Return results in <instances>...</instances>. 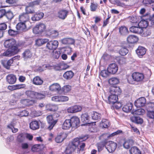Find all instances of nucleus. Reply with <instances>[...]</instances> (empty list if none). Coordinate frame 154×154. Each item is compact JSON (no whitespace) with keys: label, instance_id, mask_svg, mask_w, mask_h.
<instances>
[{"label":"nucleus","instance_id":"a211bd4d","mask_svg":"<svg viewBox=\"0 0 154 154\" xmlns=\"http://www.w3.org/2000/svg\"><path fill=\"white\" fill-rule=\"evenodd\" d=\"M6 80L9 84H13L16 82V78L15 75L13 74H9L7 76Z\"/></svg>","mask_w":154,"mask_h":154},{"label":"nucleus","instance_id":"f03ea898","mask_svg":"<svg viewBox=\"0 0 154 154\" xmlns=\"http://www.w3.org/2000/svg\"><path fill=\"white\" fill-rule=\"evenodd\" d=\"M110 94L108 98V103L110 104H114L118 100V95L121 93V90L119 87H112L109 89Z\"/></svg>","mask_w":154,"mask_h":154},{"label":"nucleus","instance_id":"6ab92c4d","mask_svg":"<svg viewBox=\"0 0 154 154\" xmlns=\"http://www.w3.org/2000/svg\"><path fill=\"white\" fill-rule=\"evenodd\" d=\"M49 89L51 91L58 92L61 91V88L59 84L54 83L50 86Z\"/></svg>","mask_w":154,"mask_h":154},{"label":"nucleus","instance_id":"423d86ee","mask_svg":"<svg viewBox=\"0 0 154 154\" xmlns=\"http://www.w3.org/2000/svg\"><path fill=\"white\" fill-rule=\"evenodd\" d=\"M122 132V131L118 130L111 134L109 133H104L101 135L99 137V139L103 141H106L109 139L111 137L115 135H117Z\"/></svg>","mask_w":154,"mask_h":154},{"label":"nucleus","instance_id":"774afa93","mask_svg":"<svg viewBox=\"0 0 154 154\" xmlns=\"http://www.w3.org/2000/svg\"><path fill=\"white\" fill-rule=\"evenodd\" d=\"M147 115L148 117L151 119H154V111H149Z\"/></svg>","mask_w":154,"mask_h":154},{"label":"nucleus","instance_id":"f704fd0d","mask_svg":"<svg viewBox=\"0 0 154 154\" xmlns=\"http://www.w3.org/2000/svg\"><path fill=\"white\" fill-rule=\"evenodd\" d=\"M70 121L69 119L66 120L63 123L62 128L63 129H68L71 127H72Z\"/></svg>","mask_w":154,"mask_h":154},{"label":"nucleus","instance_id":"6e6d98bb","mask_svg":"<svg viewBox=\"0 0 154 154\" xmlns=\"http://www.w3.org/2000/svg\"><path fill=\"white\" fill-rule=\"evenodd\" d=\"M143 3L145 5L152 4V5L154 6V0H143Z\"/></svg>","mask_w":154,"mask_h":154},{"label":"nucleus","instance_id":"052dcab7","mask_svg":"<svg viewBox=\"0 0 154 154\" xmlns=\"http://www.w3.org/2000/svg\"><path fill=\"white\" fill-rule=\"evenodd\" d=\"M104 146V144L103 142H101L97 144V147L99 152L101 151L103 149Z\"/></svg>","mask_w":154,"mask_h":154},{"label":"nucleus","instance_id":"338daca9","mask_svg":"<svg viewBox=\"0 0 154 154\" xmlns=\"http://www.w3.org/2000/svg\"><path fill=\"white\" fill-rule=\"evenodd\" d=\"M60 96H55L52 97L51 100L54 102H60Z\"/></svg>","mask_w":154,"mask_h":154},{"label":"nucleus","instance_id":"c9c22d12","mask_svg":"<svg viewBox=\"0 0 154 154\" xmlns=\"http://www.w3.org/2000/svg\"><path fill=\"white\" fill-rule=\"evenodd\" d=\"M151 32L149 30L146 29H142V30L141 32L140 35L143 37L147 36L150 35Z\"/></svg>","mask_w":154,"mask_h":154},{"label":"nucleus","instance_id":"cd10ccee","mask_svg":"<svg viewBox=\"0 0 154 154\" xmlns=\"http://www.w3.org/2000/svg\"><path fill=\"white\" fill-rule=\"evenodd\" d=\"M138 38L137 36L134 35H130L127 38V41L128 43H134L137 41Z\"/></svg>","mask_w":154,"mask_h":154},{"label":"nucleus","instance_id":"58836bf2","mask_svg":"<svg viewBox=\"0 0 154 154\" xmlns=\"http://www.w3.org/2000/svg\"><path fill=\"white\" fill-rule=\"evenodd\" d=\"M130 154H141V152L136 147H131L129 150Z\"/></svg>","mask_w":154,"mask_h":154},{"label":"nucleus","instance_id":"aec40b11","mask_svg":"<svg viewBox=\"0 0 154 154\" xmlns=\"http://www.w3.org/2000/svg\"><path fill=\"white\" fill-rule=\"evenodd\" d=\"M133 104L132 103L128 102L125 103L122 107L123 111L126 112H130L132 109Z\"/></svg>","mask_w":154,"mask_h":154},{"label":"nucleus","instance_id":"a878e982","mask_svg":"<svg viewBox=\"0 0 154 154\" xmlns=\"http://www.w3.org/2000/svg\"><path fill=\"white\" fill-rule=\"evenodd\" d=\"M32 82L35 85H40L43 84V81L39 77L37 76L33 79Z\"/></svg>","mask_w":154,"mask_h":154},{"label":"nucleus","instance_id":"49530a36","mask_svg":"<svg viewBox=\"0 0 154 154\" xmlns=\"http://www.w3.org/2000/svg\"><path fill=\"white\" fill-rule=\"evenodd\" d=\"M36 92L30 91H28L26 92V94L28 97L31 98H35V94Z\"/></svg>","mask_w":154,"mask_h":154},{"label":"nucleus","instance_id":"4c0bfd02","mask_svg":"<svg viewBox=\"0 0 154 154\" xmlns=\"http://www.w3.org/2000/svg\"><path fill=\"white\" fill-rule=\"evenodd\" d=\"M48 40L47 39H39L36 41V44L38 46H41L48 42Z\"/></svg>","mask_w":154,"mask_h":154},{"label":"nucleus","instance_id":"412c9836","mask_svg":"<svg viewBox=\"0 0 154 154\" xmlns=\"http://www.w3.org/2000/svg\"><path fill=\"white\" fill-rule=\"evenodd\" d=\"M146 49L142 46H139L136 50V52L139 57L144 55L146 52Z\"/></svg>","mask_w":154,"mask_h":154},{"label":"nucleus","instance_id":"39448f33","mask_svg":"<svg viewBox=\"0 0 154 154\" xmlns=\"http://www.w3.org/2000/svg\"><path fill=\"white\" fill-rule=\"evenodd\" d=\"M46 29L45 25L42 23H39L33 28V32L35 34L42 33L45 32Z\"/></svg>","mask_w":154,"mask_h":154},{"label":"nucleus","instance_id":"8fccbe9b","mask_svg":"<svg viewBox=\"0 0 154 154\" xmlns=\"http://www.w3.org/2000/svg\"><path fill=\"white\" fill-rule=\"evenodd\" d=\"M145 112V111L143 109H140L135 110L134 112V114L136 115H143Z\"/></svg>","mask_w":154,"mask_h":154},{"label":"nucleus","instance_id":"680f3d73","mask_svg":"<svg viewBox=\"0 0 154 154\" xmlns=\"http://www.w3.org/2000/svg\"><path fill=\"white\" fill-rule=\"evenodd\" d=\"M60 102L67 101L69 100V98L67 96L60 95Z\"/></svg>","mask_w":154,"mask_h":154},{"label":"nucleus","instance_id":"37998d69","mask_svg":"<svg viewBox=\"0 0 154 154\" xmlns=\"http://www.w3.org/2000/svg\"><path fill=\"white\" fill-rule=\"evenodd\" d=\"M109 82L111 85H115L118 84L119 82V81L117 78H113L109 80Z\"/></svg>","mask_w":154,"mask_h":154},{"label":"nucleus","instance_id":"4d7b16f0","mask_svg":"<svg viewBox=\"0 0 154 154\" xmlns=\"http://www.w3.org/2000/svg\"><path fill=\"white\" fill-rule=\"evenodd\" d=\"M64 139L62 135H59L55 138V141L58 143H60L64 140Z\"/></svg>","mask_w":154,"mask_h":154},{"label":"nucleus","instance_id":"603ef678","mask_svg":"<svg viewBox=\"0 0 154 154\" xmlns=\"http://www.w3.org/2000/svg\"><path fill=\"white\" fill-rule=\"evenodd\" d=\"M140 17H133L131 18L130 19V21L132 23H138L139 22L138 19H139Z\"/></svg>","mask_w":154,"mask_h":154},{"label":"nucleus","instance_id":"7c9ffc66","mask_svg":"<svg viewBox=\"0 0 154 154\" xmlns=\"http://www.w3.org/2000/svg\"><path fill=\"white\" fill-rule=\"evenodd\" d=\"M29 125L30 128L33 130L37 129L39 127L38 122L36 121H32L30 123Z\"/></svg>","mask_w":154,"mask_h":154},{"label":"nucleus","instance_id":"0eeeda50","mask_svg":"<svg viewBox=\"0 0 154 154\" xmlns=\"http://www.w3.org/2000/svg\"><path fill=\"white\" fill-rule=\"evenodd\" d=\"M46 48L50 51H53L57 48L59 43L57 40H53L48 41L47 42Z\"/></svg>","mask_w":154,"mask_h":154},{"label":"nucleus","instance_id":"c756f323","mask_svg":"<svg viewBox=\"0 0 154 154\" xmlns=\"http://www.w3.org/2000/svg\"><path fill=\"white\" fill-rule=\"evenodd\" d=\"M16 28L18 30L23 31L26 30V27L25 23L20 22L17 25Z\"/></svg>","mask_w":154,"mask_h":154},{"label":"nucleus","instance_id":"4be33fe9","mask_svg":"<svg viewBox=\"0 0 154 154\" xmlns=\"http://www.w3.org/2000/svg\"><path fill=\"white\" fill-rule=\"evenodd\" d=\"M68 13V11L65 10L60 11L57 14V17L60 19L64 20L66 17Z\"/></svg>","mask_w":154,"mask_h":154},{"label":"nucleus","instance_id":"9d476101","mask_svg":"<svg viewBox=\"0 0 154 154\" xmlns=\"http://www.w3.org/2000/svg\"><path fill=\"white\" fill-rule=\"evenodd\" d=\"M72 125V128L75 129L77 128L80 122L79 118L76 116H73L69 119Z\"/></svg>","mask_w":154,"mask_h":154},{"label":"nucleus","instance_id":"393cba45","mask_svg":"<svg viewBox=\"0 0 154 154\" xmlns=\"http://www.w3.org/2000/svg\"><path fill=\"white\" fill-rule=\"evenodd\" d=\"M81 121L82 122L85 123H90L89 122L90 118L89 116L87 113L82 114L81 116Z\"/></svg>","mask_w":154,"mask_h":154},{"label":"nucleus","instance_id":"c03bdc74","mask_svg":"<svg viewBox=\"0 0 154 154\" xmlns=\"http://www.w3.org/2000/svg\"><path fill=\"white\" fill-rule=\"evenodd\" d=\"M100 125L104 128H107L109 125V121L106 119H103L102 120Z\"/></svg>","mask_w":154,"mask_h":154},{"label":"nucleus","instance_id":"0e129e2a","mask_svg":"<svg viewBox=\"0 0 154 154\" xmlns=\"http://www.w3.org/2000/svg\"><path fill=\"white\" fill-rule=\"evenodd\" d=\"M69 67V66L66 64L63 63H61L60 64V67L59 69L61 70H65Z\"/></svg>","mask_w":154,"mask_h":154},{"label":"nucleus","instance_id":"20e7f679","mask_svg":"<svg viewBox=\"0 0 154 154\" xmlns=\"http://www.w3.org/2000/svg\"><path fill=\"white\" fill-rule=\"evenodd\" d=\"M15 40L13 38L5 40L4 42V47L6 48H10L11 49L18 51L17 47L15 46Z\"/></svg>","mask_w":154,"mask_h":154},{"label":"nucleus","instance_id":"864d4df0","mask_svg":"<svg viewBox=\"0 0 154 154\" xmlns=\"http://www.w3.org/2000/svg\"><path fill=\"white\" fill-rule=\"evenodd\" d=\"M61 54V52L60 51H53V57L55 59H58L60 57Z\"/></svg>","mask_w":154,"mask_h":154},{"label":"nucleus","instance_id":"3c124183","mask_svg":"<svg viewBox=\"0 0 154 154\" xmlns=\"http://www.w3.org/2000/svg\"><path fill=\"white\" fill-rule=\"evenodd\" d=\"M25 135L23 134H19L17 137V141L20 142H23L25 140Z\"/></svg>","mask_w":154,"mask_h":154},{"label":"nucleus","instance_id":"2f4dec72","mask_svg":"<svg viewBox=\"0 0 154 154\" xmlns=\"http://www.w3.org/2000/svg\"><path fill=\"white\" fill-rule=\"evenodd\" d=\"M131 120L132 122L138 124H141L143 122V119L139 116H133L131 117Z\"/></svg>","mask_w":154,"mask_h":154},{"label":"nucleus","instance_id":"bf43d9fd","mask_svg":"<svg viewBox=\"0 0 154 154\" xmlns=\"http://www.w3.org/2000/svg\"><path fill=\"white\" fill-rule=\"evenodd\" d=\"M26 13L27 14H32L35 12L29 6H27L26 7Z\"/></svg>","mask_w":154,"mask_h":154},{"label":"nucleus","instance_id":"09e8293b","mask_svg":"<svg viewBox=\"0 0 154 154\" xmlns=\"http://www.w3.org/2000/svg\"><path fill=\"white\" fill-rule=\"evenodd\" d=\"M23 57L25 58H30L31 57V53L29 50H26L23 53Z\"/></svg>","mask_w":154,"mask_h":154},{"label":"nucleus","instance_id":"f8f14e48","mask_svg":"<svg viewBox=\"0 0 154 154\" xmlns=\"http://www.w3.org/2000/svg\"><path fill=\"white\" fill-rule=\"evenodd\" d=\"M47 119L48 123L49 124L48 128L50 130L52 129L53 128L57 122V120H54L53 119L52 116L51 115H49L47 116Z\"/></svg>","mask_w":154,"mask_h":154},{"label":"nucleus","instance_id":"7ed1b4c3","mask_svg":"<svg viewBox=\"0 0 154 154\" xmlns=\"http://www.w3.org/2000/svg\"><path fill=\"white\" fill-rule=\"evenodd\" d=\"M144 75L140 73L134 72L131 76L128 78V81L130 84H134L135 82H140L144 79Z\"/></svg>","mask_w":154,"mask_h":154},{"label":"nucleus","instance_id":"9b49d317","mask_svg":"<svg viewBox=\"0 0 154 154\" xmlns=\"http://www.w3.org/2000/svg\"><path fill=\"white\" fill-rule=\"evenodd\" d=\"M82 109V107L81 106L75 105L68 108L67 109V111L69 113H72L79 112Z\"/></svg>","mask_w":154,"mask_h":154},{"label":"nucleus","instance_id":"b1692460","mask_svg":"<svg viewBox=\"0 0 154 154\" xmlns=\"http://www.w3.org/2000/svg\"><path fill=\"white\" fill-rule=\"evenodd\" d=\"M74 75V73L72 71L70 70L65 72L63 75V77L66 80H70L73 77Z\"/></svg>","mask_w":154,"mask_h":154},{"label":"nucleus","instance_id":"5fc2aeb1","mask_svg":"<svg viewBox=\"0 0 154 154\" xmlns=\"http://www.w3.org/2000/svg\"><path fill=\"white\" fill-rule=\"evenodd\" d=\"M5 13L7 18L9 19H11L14 17V14L11 11H8Z\"/></svg>","mask_w":154,"mask_h":154},{"label":"nucleus","instance_id":"5701e85b","mask_svg":"<svg viewBox=\"0 0 154 154\" xmlns=\"http://www.w3.org/2000/svg\"><path fill=\"white\" fill-rule=\"evenodd\" d=\"M44 16V14L43 13L41 12H37L32 17V20L33 21L39 20L42 18Z\"/></svg>","mask_w":154,"mask_h":154},{"label":"nucleus","instance_id":"1a4fd4ad","mask_svg":"<svg viewBox=\"0 0 154 154\" xmlns=\"http://www.w3.org/2000/svg\"><path fill=\"white\" fill-rule=\"evenodd\" d=\"M45 147L43 144H36L34 145L32 148V150L34 152H38L39 154H43L42 150Z\"/></svg>","mask_w":154,"mask_h":154},{"label":"nucleus","instance_id":"f3484780","mask_svg":"<svg viewBox=\"0 0 154 154\" xmlns=\"http://www.w3.org/2000/svg\"><path fill=\"white\" fill-rule=\"evenodd\" d=\"M20 56H15L12 57L11 59L9 60H8L7 63H5L6 61L4 60H2L1 62L2 64L4 66L6 67L7 65L8 66H11V64H12L13 63V60H19L20 59Z\"/></svg>","mask_w":154,"mask_h":154},{"label":"nucleus","instance_id":"f257e3e1","mask_svg":"<svg viewBox=\"0 0 154 154\" xmlns=\"http://www.w3.org/2000/svg\"><path fill=\"white\" fill-rule=\"evenodd\" d=\"M83 140H84L79 138L74 139L72 143L69 144L65 151L66 153V154H71L74 151L77 147H79V149L80 150H83L85 146L84 143L81 142Z\"/></svg>","mask_w":154,"mask_h":154},{"label":"nucleus","instance_id":"a19ab883","mask_svg":"<svg viewBox=\"0 0 154 154\" xmlns=\"http://www.w3.org/2000/svg\"><path fill=\"white\" fill-rule=\"evenodd\" d=\"M119 32L123 35L127 34L128 33V29L125 26H121L119 28Z\"/></svg>","mask_w":154,"mask_h":154},{"label":"nucleus","instance_id":"4468645a","mask_svg":"<svg viewBox=\"0 0 154 154\" xmlns=\"http://www.w3.org/2000/svg\"><path fill=\"white\" fill-rule=\"evenodd\" d=\"M146 100L144 97H141L137 100L135 102V106L138 107H142L146 103Z\"/></svg>","mask_w":154,"mask_h":154},{"label":"nucleus","instance_id":"72a5a7b5","mask_svg":"<svg viewBox=\"0 0 154 154\" xmlns=\"http://www.w3.org/2000/svg\"><path fill=\"white\" fill-rule=\"evenodd\" d=\"M138 25L139 27L141 29L145 28L148 25V22L147 21L142 20L140 22H139Z\"/></svg>","mask_w":154,"mask_h":154},{"label":"nucleus","instance_id":"13d9d810","mask_svg":"<svg viewBox=\"0 0 154 154\" xmlns=\"http://www.w3.org/2000/svg\"><path fill=\"white\" fill-rule=\"evenodd\" d=\"M29 112L26 110H24L20 112V114L18 115L20 117L26 116H28L29 114Z\"/></svg>","mask_w":154,"mask_h":154},{"label":"nucleus","instance_id":"ddd939ff","mask_svg":"<svg viewBox=\"0 0 154 154\" xmlns=\"http://www.w3.org/2000/svg\"><path fill=\"white\" fill-rule=\"evenodd\" d=\"M118 70V66L115 63H112L110 64L107 68V70L110 73L114 74L116 73Z\"/></svg>","mask_w":154,"mask_h":154},{"label":"nucleus","instance_id":"79ce46f5","mask_svg":"<svg viewBox=\"0 0 154 154\" xmlns=\"http://www.w3.org/2000/svg\"><path fill=\"white\" fill-rule=\"evenodd\" d=\"M45 97V95L43 92H42L41 93L36 92L35 98L39 99H42L44 98Z\"/></svg>","mask_w":154,"mask_h":154},{"label":"nucleus","instance_id":"2eb2a0df","mask_svg":"<svg viewBox=\"0 0 154 154\" xmlns=\"http://www.w3.org/2000/svg\"><path fill=\"white\" fill-rule=\"evenodd\" d=\"M19 20L20 22L25 23L27 22L29 20V17L28 14L26 13L20 14L19 17Z\"/></svg>","mask_w":154,"mask_h":154},{"label":"nucleus","instance_id":"ea45409f","mask_svg":"<svg viewBox=\"0 0 154 154\" xmlns=\"http://www.w3.org/2000/svg\"><path fill=\"white\" fill-rule=\"evenodd\" d=\"M91 116L92 119L97 120L100 119L101 114L98 112H94L91 113Z\"/></svg>","mask_w":154,"mask_h":154},{"label":"nucleus","instance_id":"c85d7f7f","mask_svg":"<svg viewBox=\"0 0 154 154\" xmlns=\"http://www.w3.org/2000/svg\"><path fill=\"white\" fill-rule=\"evenodd\" d=\"M130 30L132 32L139 34L140 35L142 29L139 27L132 26L130 28Z\"/></svg>","mask_w":154,"mask_h":154},{"label":"nucleus","instance_id":"e2e57ef3","mask_svg":"<svg viewBox=\"0 0 154 154\" xmlns=\"http://www.w3.org/2000/svg\"><path fill=\"white\" fill-rule=\"evenodd\" d=\"M48 106L50 107V108L48 109L51 111H55L57 109V107L55 105H49L47 106V107Z\"/></svg>","mask_w":154,"mask_h":154},{"label":"nucleus","instance_id":"6e6552de","mask_svg":"<svg viewBox=\"0 0 154 154\" xmlns=\"http://www.w3.org/2000/svg\"><path fill=\"white\" fill-rule=\"evenodd\" d=\"M117 146L116 143L112 141H109L107 143L106 148L109 153H112L115 150Z\"/></svg>","mask_w":154,"mask_h":154},{"label":"nucleus","instance_id":"dca6fc26","mask_svg":"<svg viewBox=\"0 0 154 154\" xmlns=\"http://www.w3.org/2000/svg\"><path fill=\"white\" fill-rule=\"evenodd\" d=\"M18 52V51L17 50L9 49L2 54L1 55L4 56L11 57L17 54Z\"/></svg>","mask_w":154,"mask_h":154},{"label":"nucleus","instance_id":"473e14b6","mask_svg":"<svg viewBox=\"0 0 154 154\" xmlns=\"http://www.w3.org/2000/svg\"><path fill=\"white\" fill-rule=\"evenodd\" d=\"M134 143L132 140L128 139L126 140L123 144L124 147L126 149H129L130 146H132Z\"/></svg>","mask_w":154,"mask_h":154},{"label":"nucleus","instance_id":"e433bc0d","mask_svg":"<svg viewBox=\"0 0 154 154\" xmlns=\"http://www.w3.org/2000/svg\"><path fill=\"white\" fill-rule=\"evenodd\" d=\"M128 52V50L125 46L121 47L119 50V54L122 56L125 55Z\"/></svg>","mask_w":154,"mask_h":154},{"label":"nucleus","instance_id":"a18cd8bd","mask_svg":"<svg viewBox=\"0 0 154 154\" xmlns=\"http://www.w3.org/2000/svg\"><path fill=\"white\" fill-rule=\"evenodd\" d=\"M110 73L108 71V70H102L100 73V76H101L103 77L106 78L108 77Z\"/></svg>","mask_w":154,"mask_h":154},{"label":"nucleus","instance_id":"de8ad7c7","mask_svg":"<svg viewBox=\"0 0 154 154\" xmlns=\"http://www.w3.org/2000/svg\"><path fill=\"white\" fill-rule=\"evenodd\" d=\"M71 89V87L69 85L64 86L61 90L64 93H66L69 92Z\"/></svg>","mask_w":154,"mask_h":154},{"label":"nucleus","instance_id":"69168bd1","mask_svg":"<svg viewBox=\"0 0 154 154\" xmlns=\"http://www.w3.org/2000/svg\"><path fill=\"white\" fill-rule=\"evenodd\" d=\"M15 89L17 90L24 88L26 85L25 84H18L14 85Z\"/></svg>","mask_w":154,"mask_h":154},{"label":"nucleus","instance_id":"bb28decb","mask_svg":"<svg viewBox=\"0 0 154 154\" xmlns=\"http://www.w3.org/2000/svg\"><path fill=\"white\" fill-rule=\"evenodd\" d=\"M61 42L64 44H72L74 43V40L71 38H65L60 40Z\"/></svg>","mask_w":154,"mask_h":154}]
</instances>
